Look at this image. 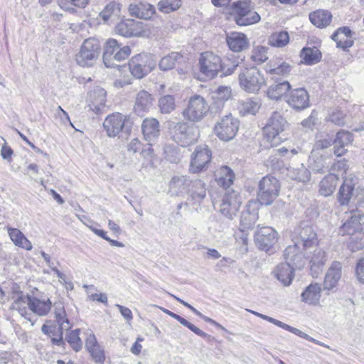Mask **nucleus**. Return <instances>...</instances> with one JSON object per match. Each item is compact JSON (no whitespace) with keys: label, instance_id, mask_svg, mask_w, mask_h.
I'll use <instances>...</instances> for the list:
<instances>
[{"label":"nucleus","instance_id":"40","mask_svg":"<svg viewBox=\"0 0 364 364\" xmlns=\"http://www.w3.org/2000/svg\"><path fill=\"white\" fill-rule=\"evenodd\" d=\"M152 105L151 95L145 90H141L138 92L136 97V102L134 107L135 112L139 114H143L149 110Z\"/></svg>","mask_w":364,"mask_h":364},{"label":"nucleus","instance_id":"57","mask_svg":"<svg viewBox=\"0 0 364 364\" xmlns=\"http://www.w3.org/2000/svg\"><path fill=\"white\" fill-rule=\"evenodd\" d=\"M159 105L162 113H171L175 109V99L171 95H164L159 99Z\"/></svg>","mask_w":364,"mask_h":364},{"label":"nucleus","instance_id":"31","mask_svg":"<svg viewBox=\"0 0 364 364\" xmlns=\"http://www.w3.org/2000/svg\"><path fill=\"white\" fill-rule=\"evenodd\" d=\"M141 130L144 139L149 144L158 139L160 134V125L155 118H146L141 123Z\"/></svg>","mask_w":364,"mask_h":364},{"label":"nucleus","instance_id":"14","mask_svg":"<svg viewBox=\"0 0 364 364\" xmlns=\"http://www.w3.org/2000/svg\"><path fill=\"white\" fill-rule=\"evenodd\" d=\"M30 299V311L32 314L39 316H46L51 310L52 302L49 296L44 292L34 289L31 291Z\"/></svg>","mask_w":364,"mask_h":364},{"label":"nucleus","instance_id":"38","mask_svg":"<svg viewBox=\"0 0 364 364\" xmlns=\"http://www.w3.org/2000/svg\"><path fill=\"white\" fill-rule=\"evenodd\" d=\"M63 329L55 326H48L43 324L41 327V331L49 338L53 346L64 347L65 341L63 340Z\"/></svg>","mask_w":364,"mask_h":364},{"label":"nucleus","instance_id":"16","mask_svg":"<svg viewBox=\"0 0 364 364\" xmlns=\"http://www.w3.org/2000/svg\"><path fill=\"white\" fill-rule=\"evenodd\" d=\"M284 258L285 262L278 264L274 273L275 277L279 281H280L284 286H289L291 284L294 279V271L296 269H301L303 267H299L295 264L294 260L291 259L294 257L292 254L287 257L285 255V250L284 251Z\"/></svg>","mask_w":364,"mask_h":364},{"label":"nucleus","instance_id":"12","mask_svg":"<svg viewBox=\"0 0 364 364\" xmlns=\"http://www.w3.org/2000/svg\"><path fill=\"white\" fill-rule=\"evenodd\" d=\"M18 285H14L12 287V296L11 299L14 300L11 304V308L13 310H16L27 321L31 323L33 326L35 321L33 320V315L30 311V299L31 294H25L22 291L19 289Z\"/></svg>","mask_w":364,"mask_h":364},{"label":"nucleus","instance_id":"50","mask_svg":"<svg viewBox=\"0 0 364 364\" xmlns=\"http://www.w3.org/2000/svg\"><path fill=\"white\" fill-rule=\"evenodd\" d=\"M181 55L177 52H172L161 58L159 67L161 70L166 71L173 69L176 62L181 58Z\"/></svg>","mask_w":364,"mask_h":364},{"label":"nucleus","instance_id":"11","mask_svg":"<svg viewBox=\"0 0 364 364\" xmlns=\"http://www.w3.org/2000/svg\"><path fill=\"white\" fill-rule=\"evenodd\" d=\"M156 66V62L151 55L141 53L132 58L129 62L131 74L137 79H141Z\"/></svg>","mask_w":364,"mask_h":364},{"label":"nucleus","instance_id":"22","mask_svg":"<svg viewBox=\"0 0 364 364\" xmlns=\"http://www.w3.org/2000/svg\"><path fill=\"white\" fill-rule=\"evenodd\" d=\"M255 238L260 250L268 251L277 242V233L271 227H262L255 233Z\"/></svg>","mask_w":364,"mask_h":364},{"label":"nucleus","instance_id":"13","mask_svg":"<svg viewBox=\"0 0 364 364\" xmlns=\"http://www.w3.org/2000/svg\"><path fill=\"white\" fill-rule=\"evenodd\" d=\"M221 58L213 52L206 51L200 54L199 58V69L205 77L213 79L216 77L221 70Z\"/></svg>","mask_w":364,"mask_h":364},{"label":"nucleus","instance_id":"43","mask_svg":"<svg viewBox=\"0 0 364 364\" xmlns=\"http://www.w3.org/2000/svg\"><path fill=\"white\" fill-rule=\"evenodd\" d=\"M291 85L288 81H283L279 83L272 85L267 90V97L274 100H280L284 95L289 92Z\"/></svg>","mask_w":364,"mask_h":364},{"label":"nucleus","instance_id":"45","mask_svg":"<svg viewBox=\"0 0 364 364\" xmlns=\"http://www.w3.org/2000/svg\"><path fill=\"white\" fill-rule=\"evenodd\" d=\"M300 57L302 59V63L311 65L320 61L321 53L316 47H307L301 50Z\"/></svg>","mask_w":364,"mask_h":364},{"label":"nucleus","instance_id":"18","mask_svg":"<svg viewBox=\"0 0 364 364\" xmlns=\"http://www.w3.org/2000/svg\"><path fill=\"white\" fill-rule=\"evenodd\" d=\"M211 156V151L206 145L196 147L191 155L190 172L197 173L203 171L210 162Z\"/></svg>","mask_w":364,"mask_h":364},{"label":"nucleus","instance_id":"34","mask_svg":"<svg viewBox=\"0 0 364 364\" xmlns=\"http://www.w3.org/2000/svg\"><path fill=\"white\" fill-rule=\"evenodd\" d=\"M129 11L131 16L138 18L149 19L155 14V7L146 2H139L137 4H130Z\"/></svg>","mask_w":364,"mask_h":364},{"label":"nucleus","instance_id":"21","mask_svg":"<svg viewBox=\"0 0 364 364\" xmlns=\"http://www.w3.org/2000/svg\"><path fill=\"white\" fill-rule=\"evenodd\" d=\"M364 223V215L358 210H353L349 218L341 226L339 233L342 235H349L357 232H361V225Z\"/></svg>","mask_w":364,"mask_h":364},{"label":"nucleus","instance_id":"48","mask_svg":"<svg viewBox=\"0 0 364 364\" xmlns=\"http://www.w3.org/2000/svg\"><path fill=\"white\" fill-rule=\"evenodd\" d=\"M289 42V36L287 31H280L272 33L268 38V44L272 47L283 48Z\"/></svg>","mask_w":364,"mask_h":364},{"label":"nucleus","instance_id":"53","mask_svg":"<svg viewBox=\"0 0 364 364\" xmlns=\"http://www.w3.org/2000/svg\"><path fill=\"white\" fill-rule=\"evenodd\" d=\"M80 329L70 331L65 338L70 347L76 352L80 351L82 347V341L80 338Z\"/></svg>","mask_w":364,"mask_h":364},{"label":"nucleus","instance_id":"36","mask_svg":"<svg viewBox=\"0 0 364 364\" xmlns=\"http://www.w3.org/2000/svg\"><path fill=\"white\" fill-rule=\"evenodd\" d=\"M353 140V135L349 132H338L336 134V139H333V154L337 156H343L346 152L345 147L350 144Z\"/></svg>","mask_w":364,"mask_h":364},{"label":"nucleus","instance_id":"5","mask_svg":"<svg viewBox=\"0 0 364 364\" xmlns=\"http://www.w3.org/2000/svg\"><path fill=\"white\" fill-rule=\"evenodd\" d=\"M131 54L128 46L121 47L117 40L110 38L105 43L103 53V63L107 68L119 67L116 63L126 60Z\"/></svg>","mask_w":364,"mask_h":364},{"label":"nucleus","instance_id":"17","mask_svg":"<svg viewBox=\"0 0 364 364\" xmlns=\"http://www.w3.org/2000/svg\"><path fill=\"white\" fill-rule=\"evenodd\" d=\"M116 32L124 37H141L145 36L146 30L143 22L134 19H124L115 27Z\"/></svg>","mask_w":364,"mask_h":364},{"label":"nucleus","instance_id":"46","mask_svg":"<svg viewBox=\"0 0 364 364\" xmlns=\"http://www.w3.org/2000/svg\"><path fill=\"white\" fill-rule=\"evenodd\" d=\"M8 233L15 245L26 250H31L32 249L31 242L18 229L9 228Z\"/></svg>","mask_w":364,"mask_h":364},{"label":"nucleus","instance_id":"30","mask_svg":"<svg viewBox=\"0 0 364 364\" xmlns=\"http://www.w3.org/2000/svg\"><path fill=\"white\" fill-rule=\"evenodd\" d=\"M303 254L304 259L306 258L309 259V262L311 264V271H316L317 269H319L327 261L326 252L318 247V245L315 246L314 248L305 251Z\"/></svg>","mask_w":364,"mask_h":364},{"label":"nucleus","instance_id":"29","mask_svg":"<svg viewBox=\"0 0 364 364\" xmlns=\"http://www.w3.org/2000/svg\"><path fill=\"white\" fill-rule=\"evenodd\" d=\"M107 92L102 87H96L89 93L88 107L95 113L102 112L105 107Z\"/></svg>","mask_w":364,"mask_h":364},{"label":"nucleus","instance_id":"6","mask_svg":"<svg viewBox=\"0 0 364 364\" xmlns=\"http://www.w3.org/2000/svg\"><path fill=\"white\" fill-rule=\"evenodd\" d=\"M242 90L248 93H257L266 83L264 75L256 67L242 70L238 75Z\"/></svg>","mask_w":364,"mask_h":364},{"label":"nucleus","instance_id":"55","mask_svg":"<svg viewBox=\"0 0 364 364\" xmlns=\"http://www.w3.org/2000/svg\"><path fill=\"white\" fill-rule=\"evenodd\" d=\"M90 0H58L59 6L65 11H74V7L85 8Z\"/></svg>","mask_w":364,"mask_h":364},{"label":"nucleus","instance_id":"32","mask_svg":"<svg viewBox=\"0 0 364 364\" xmlns=\"http://www.w3.org/2000/svg\"><path fill=\"white\" fill-rule=\"evenodd\" d=\"M328 160V157L318 152L311 151L309 158V167L314 173H323L329 168L331 161Z\"/></svg>","mask_w":364,"mask_h":364},{"label":"nucleus","instance_id":"64","mask_svg":"<svg viewBox=\"0 0 364 364\" xmlns=\"http://www.w3.org/2000/svg\"><path fill=\"white\" fill-rule=\"evenodd\" d=\"M231 96V89L230 87L220 86L217 90V98L222 101H226Z\"/></svg>","mask_w":364,"mask_h":364},{"label":"nucleus","instance_id":"28","mask_svg":"<svg viewBox=\"0 0 364 364\" xmlns=\"http://www.w3.org/2000/svg\"><path fill=\"white\" fill-rule=\"evenodd\" d=\"M353 33L348 26L338 28L331 36V39L336 43V46L347 50L353 45Z\"/></svg>","mask_w":364,"mask_h":364},{"label":"nucleus","instance_id":"25","mask_svg":"<svg viewBox=\"0 0 364 364\" xmlns=\"http://www.w3.org/2000/svg\"><path fill=\"white\" fill-rule=\"evenodd\" d=\"M356 183L357 178L352 176H348L344 178L343 182L337 194V199L340 205H346L349 203L353 196V191Z\"/></svg>","mask_w":364,"mask_h":364},{"label":"nucleus","instance_id":"59","mask_svg":"<svg viewBox=\"0 0 364 364\" xmlns=\"http://www.w3.org/2000/svg\"><path fill=\"white\" fill-rule=\"evenodd\" d=\"M333 144V139L328 136L326 138L318 139L314 146L312 151L318 152L321 150L326 149Z\"/></svg>","mask_w":364,"mask_h":364},{"label":"nucleus","instance_id":"27","mask_svg":"<svg viewBox=\"0 0 364 364\" xmlns=\"http://www.w3.org/2000/svg\"><path fill=\"white\" fill-rule=\"evenodd\" d=\"M342 265L341 263L334 261L328 269L324 281L323 290L331 291L336 287L338 282L341 278Z\"/></svg>","mask_w":364,"mask_h":364},{"label":"nucleus","instance_id":"19","mask_svg":"<svg viewBox=\"0 0 364 364\" xmlns=\"http://www.w3.org/2000/svg\"><path fill=\"white\" fill-rule=\"evenodd\" d=\"M288 105L296 111H301L310 106L309 95L306 89L299 87L289 90L286 95Z\"/></svg>","mask_w":364,"mask_h":364},{"label":"nucleus","instance_id":"23","mask_svg":"<svg viewBox=\"0 0 364 364\" xmlns=\"http://www.w3.org/2000/svg\"><path fill=\"white\" fill-rule=\"evenodd\" d=\"M192 178L186 175L176 174L172 176L168 183V193L171 196H181L188 194Z\"/></svg>","mask_w":364,"mask_h":364},{"label":"nucleus","instance_id":"10","mask_svg":"<svg viewBox=\"0 0 364 364\" xmlns=\"http://www.w3.org/2000/svg\"><path fill=\"white\" fill-rule=\"evenodd\" d=\"M240 121L232 114L221 117L215 124L214 131L216 136L223 141H228L236 136Z\"/></svg>","mask_w":364,"mask_h":364},{"label":"nucleus","instance_id":"58","mask_svg":"<svg viewBox=\"0 0 364 364\" xmlns=\"http://www.w3.org/2000/svg\"><path fill=\"white\" fill-rule=\"evenodd\" d=\"M260 108L257 100H247L241 103L240 112L243 114H255Z\"/></svg>","mask_w":364,"mask_h":364},{"label":"nucleus","instance_id":"63","mask_svg":"<svg viewBox=\"0 0 364 364\" xmlns=\"http://www.w3.org/2000/svg\"><path fill=\"white\" fill-rule=\"evenodd\" d=\"M92 358L96 363H102L105 361V356L103 350L98 345L95 348L88 350Z\"/></svg>","mask_w":364,"mask_h":364},{"label":"nucleus","instance_id":"20","mask_svg":"<svg viewBox=\"0 0 364 364\" xmlns=\"http://www.w3.org/2000/svg\"><path fill=\"white\" fill-rule=\"evenodd\" d=\"M259 209V205L257 200H251L248 202L240 216V228L242 232L254 228L258 220Z\"/></svg>","mask_w":364,"mask_h":364},{"label":"nucleus","instance_id":"47","mask_svg":"<svg viewBox=\"0 0 364 364\" xmlns=\"http://www.w3.org/2000/svg\"><path fill=\"white\" fill-rule=\"evenodd\" d=\"M287 176L292 180L306 182L310 180L311 172L303 164H301L300 167L298 168H288Z\"/></svg>","mask_w":364,"mask_h":364},{"label":"nucleus","instance_id":"56","mask_svg":"<svg viewBox=\"0 0 364 364\" xmlns=\"http://www.w3.org/2000/svg\"><path fill=\"white\" fill-rule=\"evenodd\" d=\"M349 236L348 246L352 252H356L364 248V233L362 231L349 235Z\"/></svg>","mask_w":364,"mask_h":364},{"label":"nucleus","instance_id":"33","mask_svg":"<svg viewBox=\"0 0 364 364\" xmlns=\"http://www.w3.org/2000/svg\"><path fill=\"white\" fill-rule=\"evenodd\" d=\"M206 184L201 179H192L188 191L189 198L196 203H200L206 197Z\"/></svg>","mask_w":364,"mask_h":364},{"label":"nucleus","instance_id":"54","mask_svg":"<svg viewBox=\"0 0 364 364\" xmlns=\"http://www.w3.org/2000/svg\"><path fill=\"white\" fill-rule=\"evenodd\" d=\"M181 6V0H161L158 3V9L164 14H168L176 11Z\"/></svg>","mask_w":364,"mask_h":364},{"label":"nucleus","instance_id":"51","mask_svg":"<svg viewBox=\"0 0 364 364\" xmlns=\"http://www.w3.org/2000/svg\"><path fill=\"white\" fill-rule=\"evenodd\" d=\"M165 158L171 163L177 164L180 161L181 154L180 149L174 144H167L164 147Z\"/></svg>","mask_w":364,"mask_h":364},{"label":"nucleus","instance_id":"8","mask_svg":"<svg viewBox=\"0 0 364 364\" xmlns=\"http://www.w3.org/2000/svg\"><path fill=\"white\" fill-rule=\"evenodd\" d=\"M235 20L239 26H249L260 21V16L253 9L250 0H240L232 5Z\"/></svg>","mask_w":364,"mask_h":364},{"label":"nucleus","instance_id":"61","mask_svg":"<svg viewBox=\"0 0 364 364\" xmlns=\"http://www.w3.org/2000/svg\"><path fill=\"white\" fill-rule=\"evenodd\" d=\"M267 49L265 47L261 46L258 47L254 52L252 58L257 64H262L265 62L268 59V56L267 55Z\"/></svg>","mask_w":364,"mask_h":364},{"label":"nucleus","instance_id":"49","mask_svg":"<svg viewBox=\"0 0 364 364\" xmlns=\"http://www.w3.org/2000/svg\"><path fill=\"white\" fill-rule=\"evenodd\" d=\"M120 14V5L116 2L109 3L100 12V17L105 21L112 20Z\"/></svg>","mask_w":364,"mask_h":364},{"label":"nucleus","instance_id":"35","mask_svg":"<svg viewBox=\"0 0 364 364\" xmlns=\"http://www.w3.org/2000/svg\"><path fill=\"white\" fill-rule=\"evenodd\" d=\"M226 40L228 47L234 52H241L249 46L247 36L242 33L232 32L227 36Z\"/></svg>","mask_w":364,"mask_h":364},{"label":"nucleus","instance_id":"52","mask_svg":"<svg viewBox=\"0 0 364 364\" xmlns=\"http://www.w3.org/2000/svg\"><path fill=\"white\" fill-rule=\"evenodd\" d=\"M55 317L58 323V328L65 331H68L72 327V323L67 317L64 308L55 307Z\"/></svg>","mask_w":364,"mask_h":364},{"label":"nucleus","instance_id":"15","mask_svg":"<svg viewBox=\"0 0 364 364\" xmlns=\"http://www.w3.org/2000/svg\"><path fill=\"white\" fill-rule=\"evenodd\" d=\"M242 203L240 194L235 191H227L219 205V211L225 217L232 220Z\"/></svg>","mask_w":364,"mask_h":364},{"label":"nucleus","instance_id":"24","mask_svg":"<svg viewBox=\"0 0 364 364\" xmlns=\"http://www.w3.org/2000/svg\"><path fill=\"white\" fill-rule=\"evenodd\" d=\"M126 116L117 112L108 115L103 122V127L109 137H115L125 126Z\"/></svg>","mask_w":364,"mask_h":364},{"label":"nucleus","instance_id":"42","mask_svg":"<svg viewBox=\"0 0 364 364\" xmlns=\"http://www.w3.org/2000/svg\"><path fill=\"white\" fill-rule=\"evenodd\" d=\"M338 177L334 173L326 176L319 183V193L325 197L331 196L338 185Z\"/></svg>","mask_w":364,"mask_h":364},{"label":"nucleus","instance_id":"3","mask_svg":"<svg viewBox=\"0 0 364 364\" xmlns=\"http://www.w3.org/2000/svg\"><path fill=\"white\" fill-rule=\"evenodd\" d=\"M168 129L173 140L182 147L195 143L198 137V128L186 122H169Z\"/></svg>","mask_w":364,"mask_h":364},{"label":"nucleus","instance_id":"9","mask_svg":"<svg viewBox=\"0 0 364 364\" xmlns=\"http://www.w3.org/2000/svg\"><path fill=\"white\" fill-rule=\"evenodd\" d=\"M210 109L205 100L200 95H196L189 99L187 107L183 110V117L193 122L201 121Z\"/></svg>","mask_w":364,"mask_h":364},{"label":"nucleus","instance_id":"60","mask_svg":"<svg viewBox=\"0 0 364 364\" xmlns=\"http://www.w3.org/2000/svg\"><path fill=\"white\" fill-rule=\"evenodd\" d=\"M237 66V63H236L235 61H232L230 59H228L224 62H222V68L221 70H220V71L222 73L221 76H227L231 75L232 73H234Z\"/></svg>","mask_w":364,"mask_h":364},{"label":"nucleus","instance_id":"2","mask_svg":"<svg viewBox=\"0 0 364 364\" xmlns=\"http://www.w3.org/2000/svg\"><path fill=\"white\" fill-rule=\"evenodd\" d=\"M288 127V122L281 113L274 112L264 127V139L270 146L279 145L284 139L281 134Z\"/></svg>","mask_w":364,"mask_h":364},{"label":"nucleus","instance_id":"37","mask_svg":"<svg viewBox=\"0 0 364 364\" xmlns=\"http://www.w3.org/2000/svg\"><path fill=\"white\" fill-rule=\"evenodd\" d=\"M309 20L315 26L323 28L330 25L332 20V14L328 10L318 9L311 12L309 15Z\"/></svg>","mask_w":364,"mask_h":364},{"label":"nucleus","instance_id":"39","mask_svg":"<svg viewBox=\"0 0 364 364\" xmlns=\"http://www.w3.org/2000/svg\"><path fill=\"white\" fill-rule=\"evenodd\" d=\"M215 178L218 186L228 188L233 183L235 173L230 167L224 166L215 171Z\"/></svg>","mask_w":364,"mask_h":364},{"label":"nucleus","instance_id":"4","mask_svg":"<svg viewBox=\"0 0 364 364\" xmlns=\"http://www.w3.org/2000/svg\"><path fill=\"white\" fill-rule=\"evenodd\" d=\"M102 51L99 39L92 37L85 39L75 55L77 65L81 67H92L98 60Z\"/></svg>","mask_w":364,"mask_h":364},{"label":"nucleus","instance_id":"62","mask_svg":"<svg viewBox=\"0 0 364 364\" xmlns=\"http://www.w3.org/2000/svg\"><path fill=\"white\" fill-rule=\"evenodd\" d=\"M328 120L332 123L343 126L345 124V114L341 111H333L328 116Z\"/></svg>","mask_w":364,"mask_h":364},{"label":"nucleus","instance_id":"44","mask_svg":"<svg viewBox=\"0 0 364 364\" xmlns=\"http://www.w3.org/2000/svg\"><path fill=\"white\" fill-rule=\"evenodd\" d=\"M160 309L167 315L170 316L171 317L173 318L174 319L177 320L181 325H183L185 327H187L188 329H190L191 331H193L196 335L202 337V338H208L209 337V335L204 332L203 331L200 330L199 328L196 327L189 321H188L184 318L181 317V316L169 311L168 309H166L163 307H159Z\"/></svg>","mask_w":364,"mask_h":364},{"label":"nucleus","instance_id":"26","mask_svg":"<svg viewBox=\"0 0 364 364\" xmlns=\"http://www.w3.org/2000/svg\"><path fill=\"white\" fill-rule=\"evenodd\" d=\"M291 65L281 58H274L265 65V70L272 77H287L291 70Z\"/></svg>","mask_w":364,"mask_h":364},{"label":"nucleus","instance_id":"7","mask_svg":"<svg viewBox=\"0 0 364 364\" xmlns=\"http://www.w3.org/2000/svg\"><path fill=\"white\" fill-rule=\"evenodd\" d=\"M280 184L274 176H266L259 183L257 199L259 205H269L279 196Z\"/></svg>","mask_w":364,"mask_h":364},{"label":"nucleus","instance_id":"1","mask_svg":"<svg viewBox=\"0 0 364 364\" xmlns=\"http://www.w3.org/2000/svg\"><path fill=\"white\" fill-rule=\"evenodd\" d=\"M294 245L287 246L285 249V255L288 257L291 254L293 255L292 259L295 264L299 267H304V255L301 250V247L304 251H308L309 249L314 248L318 245L317 235L312 226H300L296 231V236L294 239Z\"/></svg>","mask_w":364,"mask_h":364},{"label":"nucleus","instance_id":"41","mask_svg":"<svg viewBox=\"0 0 364 364\" xmlns=\"http://www.w3.org/2000/svg\"><path fill=\"white\" fill-rule=\"evenodd\" d=\"M321 284H311L301 294L302 301L309 304L317 305L321 299Z\"/></svg>","mask_w":364,"mask_h":364}]
</instances>
